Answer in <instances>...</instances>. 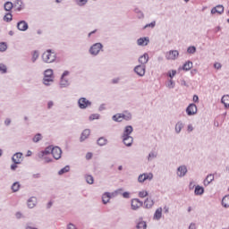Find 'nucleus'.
Listing matches in <instances>:
<instances>
[{
    "label": "nucleus",
    "instance_id": "obj_1",
    "mask_svg": "<svg viewBox=\"0 0 229 229\" xmlns=\"http://www.w3.org/2000/svg\"><path fill=\"white\" fill-rule=\"evenodd\" d=\"M47 155H52L55 160H59V158H62V148H60V147L53 146L47 147L43 151V157L45 160Z\"/></svg>",
    "mask_w": 229,
    "mask_h": 229
},
{
    "label": "nucleus",
    "instance_id": "obj_2",
    "mask_svg": "<svg viewBox=\"0 0 229 229\" xmlns=\"http://www.w3.org/2000/svg\"><path fill=\"white\" fill-rule=\"evenodd\" d=\"M132 132L133 127H131V125L125 127L123 135V140L125 146H131V144H133V137L130 136Z\"/></svg>",
    "mask_w": 229,
    "mask_h": 229
},
{
    "label": "nucleus",
    "instance_id": "obj_3",
    "mask_svg": "<svg viewBox=\"0 0 229 229\" xmlns=\"http://www.w3.org/2000/svg\"><path fill=\"white\" fill-rule=\"evenodd\" d=\"M42 58L47 64H52V62L55 60L56 56L55 55L54 52L47 50L43 54Z\"/></svg>",
    "mask_w": 229,
    "mask_h": 229
},
{
    "label": "nucleus",
    "instance_id": "obj_4",
    "mask_svg": "<svg viewBox=\"0 0 229 229\" xmlns=\"http://www.w3.org/2000/svg\"><path fill=\"white\" fill-rule=\"evenodd\" d=\"M53 81V70L48 69L45 71V77L43 80L44 85H49Z\"/></svg>",
    "mask_w": 229,
    "mask_h": 229
},
{
    "label": "nucleus",
    "instance_id": "obj_5",
    "mask_svg": "<svg viewBox=\"0 0 229 229\" xmlns=\"http://www.w3.org/2000/svg\"><path fill=\"white\" fill-rule=\"evenodd\" d=\"M78 104L79 107L81 109L88 108V106H90V105H92V103L85 98H80Z\"/></svg>",
    "mask_w": 229,
    "mask_h": 229
},
{
    "label": "nucleus",
    "instance_id": "obj_6",
    "mask_svg": "<svg viewBox=\"0 0 229 229\" xmlns=\"http://www.w3.org/2000/svg\"><path fill=\"white\" fill-rule=\"evenodd\" d=\"M103 45H101V43H96L90 47L89 52L91 55H96L101 51Z\"/></svg>",
    "mask_w": 229,
    "mask_h": 229
},
{
    "label": "nucleus",
    "instance_id": "obj_7",
    "mask_svg": "<svg viewBox=\"0 0 229 229\" xmlns=\"http://www.w3.org/2000/svg\"><path fill=\"white\" fill-rule=\"evenodd\" d=\"M117 193L116 192H105L102 195V201L104 203V205H106V203H108L110 201V199L114 198Z\"/></svg>",
    "mask_w": 229,
    "mask_h": 229
},
{
    "label": "nucleus",
    "instance_id": "obj_8",
    "mask_svg": "<svg viewBox=\"0 0 229 229\" xmlns=\"http://www.w3.org/2000/svg\"><path fill=\"white\" fill-rule=\"evenodd\" d=\"M166 60H176L180 56V53L177 50H171L166 53Z\"/></svg>",
    "mask_w": 229,
    "mask_h": 229
},
{
    "label": "nucleus",
    "instance_id": "obj_9",
    "mask_svg": "<svg viewBox=\"0 0 229 229\" xmlns=\"http://www.w3.org/2000/svg\"><path fill=\"white\" fill-rule=\"evenodd\" d=\"M198 112V107L196 106L195 104H191L187 108H186V113L189 115H194Z\"/></svg>",
    "mask_w": 229,
    "mask_h": 229
},
{
    "label": "nucleus",
    "instance_id": "obj_10",
    "mask_svg": "<svg viewBox=\"0 0 229 229\" xmlns=\"http://www.w3.org/2000/svg\"><path fill=\"white\" fill-rule=\"evenodd\" d=\"M143 203L139 199H133L131 200V208L132 210H138V208H140L142 207Z\"/></svg>",
    "mask_w": 229,
    "mask_h": 229
},
{
    "label": "nucleus",
    "instance_id": "obj_11",
    "mask_svg": "<svg viewBox=\"0 0 229 229\" xmlns=\"http://www.w3.org/2000/svg\"><path fill=\"white\" fill-rule=\"evenodd\" d=\"M13 162H14L15 165L21 164L22 162V153L18 152L13 156L12 158Z\"/></svg>",
    "mask_w": 229,
    "mask_h": 229
},
{
    "label": "nucleus",
    "instance_id": "obj_12",
    "mask_svg": "<svg viewBox=\"0 0 229 229\" xmlns=\"http://www.w3.org/2000/svg\"><path fill=\"white\" fill-rule=\"evenodd\" d=\"M17 28L20 30V31H26V30H28V23L24 21H21L18 22Z\"/></svg>",
    "mask_w": 229,
    "mask_h": 229
},
{
    "label": "nucleus",
    "instance_id": "obj_13",
    "mask_svg": "<svg viewBox=\"0 0 229 229\" xmlns=\"http://www.w3.org/2000/svg\"><path fill=\"white\" fill-rule=\"evenodd\" d=\"M223 12H225V7H223V5H217L216 7H214L211 10V13L216 14V13H223Z\"/></svg>",
    "mask_w": 229,
    "mask_h": 229
},
{
    "label": "nucleus",
    "instance_id": "obj_14",
    "mask_svg": "<svg viewBox=\"0 0 229 229\" xmlns=\"http://www.w3.org/2000/svg\"><path fill=\"white\" fill-rule=\"evenodd\" d=\"M134 71L138 74V76H144V66L138 65L135 67Z\"/></svg>",
    "mask_w": 229,
    "mask_h": 229
},
{
    "label": "nucleus",
    "instance_id": "obj_15",
    "mask_svg": "<svg viewBox=\"0 0 229 229\" xmlns=\"http://www.w3.org/2000/svg\"><path fill=\"white\" fill-rule=\"evenodd\" d=\"M35 205H37V199L35 197H31L28 200V207L29 208H34Z\"/></svg>",
    "mask_w": 229,
    "mask_h": 229
},
{
    "label": "nucleus",
    "instance_id": "obj_16",
    "mask_svg": "<svg viewBox=\"0 0 229 229\" xmlns=\"http://www.w3.org/2000/svg\"><path fill=\"white\" fill-rule=\"evenodd\" d=\"M178 176H183L184 174H187V167L186 166H179L178 172H177Z\"/></svg>",
    "mask_w": 229,
    "mask_h": 229
},
{
    "label": "nucleus",
    "instance_id": "obj_17",
    "mask_svg": "<svg viewBox=\"0 0 229 229\" xmlns=\"http://www.w3.org/2000/svg\"><path fill=\"white\" fill-rule=\"evenodd\" d=\"M90 135V130L86 129L82 131L81 136V140H85L86 139H89V136Z\"/></svg>",
    "mask_w": 229,
    "mask_h": 229
},
{
    "label": "nucleus",
    "instance_id": "obj_18",
    "mask_svg": "<svg viewBox=\"0 0 229 229\" xmlns=\"http://www.w3.org/2000/svg\"><path fill=\"white\" fill-rule=\"evenodd\" d=\"M153 205H155V201H153V199L147 198L145 200L146 208H151V207H153Z\"/></svg>",
    "mask_w": 229,
    "mask_h": 229
},
{
    "label": "nucleus",
    "instance_id": "obj_19",
    "mask_svg": "<svg viewBox=\"0 0 229 229\" xmlns=\"http://www.w3.org/2000/svg\"><path fill=\"white\" fill-rule=\"evenodd\" d=\"M222 103L225 106V108H228L229 106V95H225L222 97Z\"/></svg>",
    "mask_w": 229,
    "mask_h": 229
},
{
    "label": "nucleus",
    "instance_id": "obj_20",
    "mask_svg": "<svg viewBox=\"0 0 229 229\" xmlns=\"http://www.w3.org/2000/svg\"><path fill=\"white\" fill-rule=\"evenodd\" d=\"M214 182V174H209L204 181V185H208Z\"/></svg>",
    "mask_w": 229,
    "mask_h": 229
},
{
    "label": "nucleus",
    "instance_id": "obj_21",
    "mask_svg": "<svg viewBox=\"0 0 229 229\" xmlns=\"http://www.w3.org/2000/svg\"><path fill=\"white\" fill-rule=\"evenodd\" d=\"M203 192H205V189H203V187H201V186H196L195 187L196 196H201V194H203Z\"/></svg>",
    "mask_w": 229,
    "mask_h": 229
},
{
    "label": "nucleus",
    "instance_id": "obj_22",
    "mask_svg": "<svg viewBox=\"0 0 229 229\" xmlns=\"http://www.w3.org/2000/svg\"><path fill=\"white\" fill-rule=\"evenodd\" d=\"M222 205L223 207H225V208H228L229 207V195H226L222 199Z\"/></svg>",
    "mask_w": 229,
    "mask_h": 229
},
{
    "label": "nucleus",
    "instance_id": "obj_23",
    "mask_svg": "<svg viewBox=\"0 0 229 229\" xmlns=\"http://www.w3.org/2000/svg\"><path fill=\"white\" fill-rule=\"evenodd\" d=\"M113 121H115L116 123H121L123 121V114H116L113 116Z\"/></svg>",
    "mask_w": 229,
    "mask_h": 229
},
{
    "label": "nucleus",
    "instance_id": "obj_24",
    "mask_svg": "<svg viewBox=\"0 0 229 229\" xmlns=\"http://www.w3.org/2000/svg\"><path fill=\"white\" fill-rule=\"evenodd\" d=\"M160 217H162V208H157L154 214V219H160Z\"/></svg>",
    "mask_w": 229,
    "mask_h": 229
},
{
    "label": "nucleus",
    "instance_id": "obj_25",
    "mask_svg": "<svg viewBox=\"0 0 229 229\" xmlns=\"http://www.w3.org/2000/svg\"><path fill=\"white\" fill-rule=\"evenodd\" d=\"M191 69H192V62H187L182 66L183 71H191Z\"/></svg>",
    "mask_w": 229,
    "mask_h": 229
},
{
    "label": "nucleus",
    "instance_id": "obj_26",
    "mask_svg": "<svg viewBox=\"0 0 229 229\" xmlns=\"http://www.w3.org/2000/svg\"><path fill=\"white\" fill-rule=\"evenodd\" d=\"M6 12H10L13 8V4L12 2H6L4 6Z\"/></svg>",
    "mask_w": 229,
    "mask_h": 229
},
{
    "label": "nucleus",
    "instance_id": "obj_27",
    "mask_svg": "<svg viewBox=\"0 0 229 229\" xmlns=\"http://www.w3.org/2000/svg\"><path fill=\"white\" fill-rule=\"evenodd\" d=\"M15 7L17 8L18 12H21V10L24 8V4H22V1L17 0L15 4Z\"/></svg>",
    "mask_w": 229,
    "mask_h": 229
},
{
    "label": "nucleus",
    "instance_id": "obj_28",
    "mask_svg": "<svg viewBox=\"0 0 229 229\" xmlns=\"http://www.w3.org/2000/svg\"><path fill=\"white\" fill-rule=\"evenodd\" d=\"M21 189V184L19 182H14L12 185V191L13 192H17V191H19Z\"/></svg>",
    "mask_w": 229,
    "mask_h": 229
},
{
    "label": "nucleus",
    "instance_id": "obj_29",
    "mask_svg": "<svg viewBox=\"0 0 229 229\" xmlns=\"http://www.w3.org/2000/svg\"><path fill=\"white\" fill-rule=\"evenodd\" d=\"M70 167L69 165H66L64 166L63 169H61L59 172H58V174L62 175V174H65V173H69L70 171Z\"/></svg>",
    "mask_w": 229,
    "mask_h": 229
},
{
    "label": "nucleus",
    "instance_id": "obj_30",
    "mask_svg": "<svg viewBox=\"0 0 229 229\" xmlns=\"http://www.w3.org/2000/svg\"><path fill=\"white\" fill-rule=\"evenodd\" d=\"M61 87H67V85H69V81H67V79H65V77H61V83H60Z\"/></svg>",
    "mask_w": 229,
    "mask_h": 229
},
{
    "label": "nucleus",
    "instance_id": "obj_31",
    "mask_svg": "<svg viewBox=\"0 0 229 229\" xmlns=\"http://www.w3.org/2000/svg\"><path fill=\"white\" fill-rule=\"evenodd\" d=\"M182 128H183V123H177L176 125H175V131L177 133H180V131H182Z\"/></svg>",
    "mask_w": 229,
    "mask_h": 229
},
{
    "label": "nucleus",
    "instance_id": "obj_32",
    "mask_svg": "<svg viewBox=\"0 0 229 229\" xmlns=\"http://www.w3.org/2000/svg\"><path fill=\"white\" fill-rule=\"evenodd\" d=\"M86 182L89 183V185H92V183H94V177L92 175H87Z\"/></svg>",
    "mask_w": 229,
    "mask_h": 229
},
{
    "label": "nucleus",
    "instance_id": "obj_33",
    "mask_svg": "<svg viewBox=\"0 0 229 229\" xmlns=\"http://www.w3.org/2000/svg\"><path fill=\"white\" fill-rule=\"evenodd\" d=\"M98 146H105L106 144V139L105 138H99L98 140Z\"/></svg>",
    "mask_w": 229,
    "mask_h": 229
},
{
    "label": "nucleus",
    "instance_id": "obj_34",
    "mask_svg": "<svg viewBox=\"0 0 229 229\" xmlns=\"http://www.w3.org/2000/svg\"><path fill=\"white\" fill-rule=\"evenodd\" d=\"M122 114H123V121H130V119H131V114L130 113H125Z\"/></svg>",
    "mask_w": 229,
    "mask_h": 229
},
{
    "label": "nucleus",
    "instance_id": "obj_35",
    "mask_svg": "<svg viewBox=\"0 0 229 229\" xmlns=\"http://www.w3.org/2000/svg\"><path fill=\"white\" fill-rule=\"evenodd\" d=\"M42 140V135L40 133H38L33 138V142H38Z\"/></svg>",
    "mask_w": 229,
    "mask_h": 229
},
{
    "label": "nucleus",
    "instance_id": "obj_36",
    "mask_svg": "<svg viewBox=\"0 0 229 229\" xmlns=\"http://www.w3.org/2000/svg\"><path fill=\"white\" fill-rule=\"evenodd\" d=\"M12 19H13L12 13H6L4 17V21H6V22H10Z\"/></svg>",
    "mask_w": 229,
    "mask_h": 229
},
{
    "label": "nucleus",
    "instance_id": "obj_37",
    "mask_svg": "<svg viewBox=\"0 0 229 229\" xmlns=\"http://www.w3.org/2000/svg\"><path fill=\"white\" fill-rule=\"evenodd\" d=\"M187 52L190 53V55H194V53H196V47H189Z\"/></svg>",
    "mask_w": 229,
    "mask_h": 229
},
{
    "label": "nucleus",
    "instance_id": "obj_38",
    "mask_svg": "<svg viewBox=\"0 0 229 229\" xmlns=\"http://www.w3.org/2000/svg\"><path fill=\"white\" fill-rule=\"evenodd\" d=\"M37 58H38V52L34 51L32 55V62H36Z\"/></svg>",
    "mask_w": 229,
    "mask_h": 229
},
{
    "label": "nucleus",
    "instance_id": "obj_39",
    "mask_svg": "<svg viewBox=\"0 0 229 229\" xmlns=\"http://www.w3.org/2000/svg\"><path fill=\"white\" fill-rule=\"evenodd\" d=\"M6 71H7L6 65L0 64V72H3L4 74V72H6Z\"/></svg>",
    "mask_w": 229,
    "mask_h": 229
},
{
    "label": "nucleus",
    "instance_id": "obj_40",
    "mask_svg": "<svg viewBox=\"0 0 229 229\" xmlns=\"http://www.w3.org/2000/svg\"><path fill=\"white\" fill-rule=\"evenodd\" d=\"M153 178V174H144V180H151Z\"/></svg>",
    "mask_w": 229,
    "mask_h": 229
},
{
    "label": "nucleus",
    "instance_id": "obj_41",
    "mask_svg": "<svg viewBox=\"0 0 229 229\" xmlns=\"http://www.w3.org/2000/svg\"><path fill=\"white\" fill-rule=\"evenodd\" d=\"M153 158H157V152H151L148 155V160H153Z\"/></svg>",
    "mask_w": 229,
    "mask_h": 229
},
{
    "label": "nucleus",
    "instance_id": "obj_42",
    "mask_svg": "<svg viewBox=\"0 0 229 229\" xmlns=\"http://www.w3.org/2000/svg\"><path fill=\"white\" fill-rule=\"evenodd\" d=\"M5 49H7V46L5 43H0V51H4Z\"/></svg>",
    "mask_w": 229,
    "mask_h": 229
},
{
    "label": "nucleus",
    "instance_id": "obj_43",
    "mask_svg": "<svg viewBox=\"0 0 229 229\" xmlns=\"http://www.w3.org/2000/svg\"><path fill=\"white\" fill-rule=\"evenodd\" d=\"M96 119H99V114H91L89 116V121H94Z\"/></svg>",
    "mask_w": 229,
    "mask_h": 229
},
{
    "label": "nucleus",
    "instance_id": "obj_44",
    "mask_svg": "<svg viewBox=\"0 0 229 229\" xmlns=\"http://www.w3.org/2000/svg\"><path fill=\"white\" fill-rule=\"evenodd\" d=\"M78 4L83 6V4H87V0H76Z\"/></svg>",
    "mask_w": 229,
    "mask_h": 229
},
{
    "label": "nucleus",
    "instance_id": "obj_45",
    "mask_svg": "<svg viewBox=\"0 0 229 229\" xmlns=\"http://www.w3.org/2000/svg\"><path fill=\"white\" fill-rule=\"evenodd\" d=\"M174 76H176V71L175 70H172V72H169V77L170 78H174Z\"/></svg>",
    "mask_w": 229,
    "mask_h": 229
},
{
    "label": "nucleus",
    "instance_id": "obj_46",
    "mask_svg": "<svg viewBox=\"0 0 229 229\" xmlns=\"http://www.w3.org/2000/svg\"><path fill=\"white\" fill-rule=\"evenodd\" d=\"M137 229H144V223L143 222H140L137 225Z\"/></svg>",
    "mask_w": 229,
    "mask_h": 229
},
{
    "label": "nucleus",
    "instance_id": "obj_47",
    "mask_svg": "<svg viewBox=\"0 0 229 229\" xmlns=\"http://www.w3.org/2000/svg\"><path fill=\"white\" fill-rule=\"evenodd\" d=\"M155 21L151 22L150 24L145 25V28H155Z\"/></svg>",
    "mask_w": 229,
    "mask_h": 229
},
{
    "label": "nucleus",
    "instance_id": "obj_48",
    "mask_svg": "<svg viewBox=\"0 0 229 229\" xmlns=\"http://www.w3.org/2000/svg\"><path fill=\"white\" fill-rule=\"evenodd\" d=\"M142 44H144V38H139L138 39V46H142Z\"/></svg>",
    "mask_w": 229,
    "mask_h": 229
},
{
    "label": "nucleus",
    "instance_id": "obj_49",
    "mask_svg": "<svg viewBox=\"0 0 229 229\" xmlns=\"http://www.w3.org/2000/svg\"><path fill=\"white\" fill-rule=\"evenodd\" d=\"M90 158H92V153L88 152V153L86 154V159H87V160H90Z\"/></svg>",
    "mask_w": 229,
    "mask_h": 229
},
{
    "label": "nucleus",
    "instance_id": "obj_50",
    "mask_svg": "<svg viewBox=\"0 0 229 229\" xmlns=\"http://www.w3.org/2000/svg\"><path fill=\"white\" fill-rule=\"evenodd\" d=\"M214 67H215V69H221L222 65H221L220 63H216V64H214Z\"/></svg>",
    "mask_w": 229,
    "mask_h": 229
},
{
    "label": "nucleus",
    "instance_id": "obj_51",
    "mask_svg": "<svg viewBox=\"0 0 229 229\" xmlns=\"http://www.w3.org/2000/svg\"><path fill=\"white\" fill-rule=\"evenodd\" d=\"M143 174H140L138 178V182H140V183H142V182H144V178H143Z\"/></svg>",
    "mask_w": 229,
    "mask_h": 229
},
{
    "label": "nucleus",
    "instance_id": "obj_52",
    "mask_svg": "<svg viewBox=\"0 0 229 229\" xmlns=\"http://www.w3.org/2000/svg\"><path fill=\"white\" fill-rule=\"evenodd\" d=\"M193 101H194V103H198V101H199V98L197 95H194Z\"/></svg>",
    "mask_w": 229,
    "mask_h": 229
},
{
    "label": "nucleus",
    "instance_id": "obj_53",
    "mask_svg": "<svg viewBox=\"0 0 229 229\" xmlns=\"http://www.w3.org/2000/svg\"><path fill=\"white\" fill-rule=\"evenodd\" d=\"M12 123V120H10V119H6L5 121H4V124L6 125V126H9V124Z\"/></svg>",
    "mask_w": 229,
    "mask_h": 229
},
{
    "label": "nucleus",
    "instance_id": "obj_54",
    "mask_svg": "<svg viewBox=\"0 0 229 229\" xmlns=\"http://www.w3.org/2000/svg\"><path fill=\"white\" fill-rule=\"evenodd\" d=\"M17 219H21L22 217V214L21 212L16 213Z\"/></svg>",
    "mask_w": 229,
    "mask_h": 229
},
{
    "label": "nucleus",
    "instance_id": "obj_55",
    "mask_svg": "<svg viewBox=\"0 0 229 229\" xmlns=\"http://www.w3.org/2000/svg\"><path fill=\"white\" fill-rule=\"evenodd\" d=\"M68 229H76V226L72 224L68 225Z\"/></svg>",
    "mask_w": 229,
    "mask_h": 229
},
{
    "label": "nucleus",
    "instance_id": "obj_56",
    "mask_svg": "<svg viewBox=\"0 0 229 229\" xmlns=\"http://www.w3.org/2000/svg\"><path fill=\"white\" fill-rule=\"evenodd\" d=\"M123 198H130V193L129 192H123Z\"/></svg>",
    "mask_w": 229,
    "mask_h": 229
},
{
    "label": "nucleus",
    "instance_id": "obj_57",
    "mask_svg": "<svg viewBox=\"0 0 229 229\" xmlns=\"http://www.w3.org/2000/svg\"><path fill=\"white\" fill-rule=\"evenodd\" d=\"M53 105H54L53 101H49L47 104V108H51Z\"/></svg>",
    "mask_w": 229,
    "mask_h": 229
},
{
    "label": "nucleus",
    "instance_id": "obj_58",
    "mask_svg": "<svg viewBox=\"0 0 229 229\" xmlns=\"http://www.w3.org/2000/svg\"><path fill=\"white\" fill-rule=\"evenodd\" d=\"M65 76H69V72H64L61 78H65Z\"/></svg>",
    "mask_w": 229,
    "mask_h": 229
},
{
    "label": "nucleus",
    "instance_id": "obj_59",
    "mask_svg": "<svg viewBox=\"0 0 229 229\" xmlns=\"http://www.w3.org/2000/svg\"><path fill=\"white\" fill-rule=\"evenodd\" d=\"M189 228L190 229H196V225L195 224H191Z\"/></svg>",
    "mask_w": 229,
    "mask_h": 229
},
{
    "label": "nucleus",
    "instance_id": "obj_60",
    "mask_svg": "<svg viewBox=\"0 0 229 229\" xmlns=\"http://www.w3.org/2000/svg\"><path fill=\"white\" fill-rule=\"evenodd\" d=\"M11 169H12L13 171H15V169H17V165H11Z\"/></svg>",
    "mask_w": 229,
    "mask_h": 229
},
{
    "label": "nucleus",
    "instance_id": "obj_61",
    "mask_svg": "<svg viewBox=\"0 0 229 229\" xmlns=\"http://www.w3.org/2000/svg\"><path fill=\"white\" fill-rule=\"evenodd\" d=\"M144 41H145V46H148L149 39L148 38H144Z\"/></svg>",
    "mask_w": 229,
    "mask_h": 229
},
{
    "label": "nucleus",
    "instance_id": "obj_62",
    "mask_svg": "<svg viewBox=\"0 0 229 229\" xmlns=\"http://www.w3.org/2000/svg\"><path fill=\"white\" fill-rule=\"evenodd\" d=\"M193 128L192 125H188V131H192Z\"/></svg>",
    "mask_w": 229,
    "mask_h": 229
},
{
    "label": "nucleus",
    "instance_id": "obj_63",
    "mask_svg": "<svg viewBox=\"0 0 229 229\" xmlns=\"http://www.w3.org/2000/svg\"><path fill=\"white\" fill-rule=\"evenodd\" d=\"M139 196H140V198H144V192L140 191V192L139 193Z\"/></svg>",
    "mask_w": 229,
    "mask_h": 229
},
{
    "label": "nucleus",
    "instance_id": "obj_64",
    "mask_svg": "<svg viewBox=\"0 0 229 229\" xmlns=\"http://www.w3.org/2000/svg\"><path fill=\"white\" fill-rule=\"evenodd\" d=\"M27 157H31V151L30 150L28 151Z\"/></svg>",
    "mask_w": 229,
    "mask_h": 229
}]
</instances>
